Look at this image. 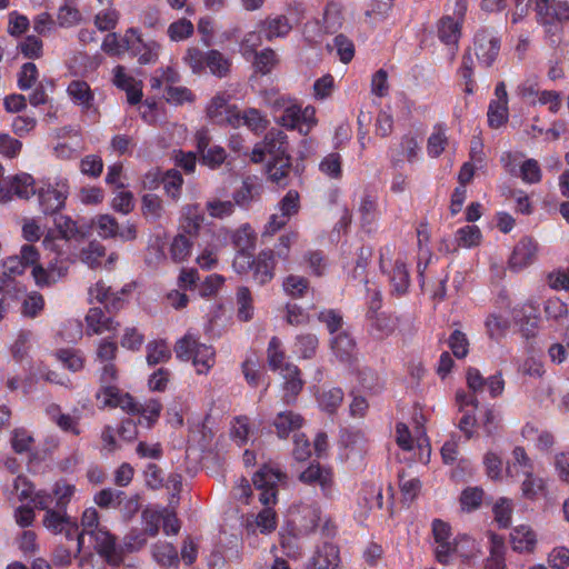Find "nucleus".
<instances>
[{"label": "nucleus", "mask_w": 569, "mask_h": 569, "mask_svg": "<svg viewBox=\"0 0 569 569\" xmlns=\"http://www.w3.org/2000/svg\"><path fill=\"white\" fill-rule=\"evenodd\" d=\"M203 221L204 216L199 204H187L183 207L180 221L183 232L190 236L197 234Z\"/></svg>", "instance_id": "35"}, {"label": "nucleus", "mask_w": 569, "mask_h": 569, "mask_svg": "<svg viewBox=\"0 0 569 569\" xmlns=\"http://www.w3.org/2000/svg\"><path fill=\"white\" fill-rule=\"evenodd\" d=\"M448 144V138L446 134V128L442 124H437L433 128L432 133L428 138L427 152L430 157H439Z\"/></svg>", "instance_id": "47"}, {"label": "nucleus", "mask_w": 569, "mask_h": 569, "mask_svg": "<svg viewBox=\"0 0 569 569\" xmlns=\"http://www.w3.org/2000/svg\"><path fill=\"white\" fill-rule=\"evenodd\" d=\"M137 407L134 415H140L141 421H146L148 428L158 421L162 410V405L157 399H149L144 403L137 402Z\"/></svg>", "instance_id": "49"}, {"label": "nucleus", "mask_w": 569, "mask_h": 569, "mask_svg": "<svg viewBox=\"0 0 569 569\" xmlns=\"http://www.w3.org/2000/svg\"><path fill=\"white\" fill-rule=\"evenodd\" d=\"M120 19V12L114 7H106L94 16V26L99 31L113 30Z\"/></svg>", "instance_id": "55"}, {"label": "nucleus", "mask_w": 569, "mask_h": 569, "mask_svg": "<svg viewBox=\"0 0 569 569\" xmlns=\"http://www.w3.org/2000/svg\"><path fill=\"white\" fill-rule=\"evenodd\" d=\"M106 256V248L98 241H91L86 248L81 250L80 259L90 268L100 267L101 259Z\"/></svg>", "instance_id": "57"}, {"label": "nucleus", "mask_w": 569, "mask_h": 569, "mask_svg": "<svg viewBox=\"0 0 569 569\" xmlns=\"http://www.w3.org/2000/svg\"><path fill=\"white\" fill-rule=\"evenodd\" d=\"M239 127L246 126L254 133L263 132L268 127V120L258 109L249 108L244 111L238 110Z\"/></svg>", "instance_id": "42"}, {"label": "nucleus", "mask_w": 569, "mask_h": 569, "mask_svg": "<svg viewBox=\"0 0 569 569\" xmlns=\"http://www.w3.org/2000/svg\"><path fill=\"white\" fill-rule=\"evenodd\" d=\"M489 556L485 560L483 569H506V547L503 538L497 533H489Z\"/></svg>", "instance_id": "33"}, {"label": "nucleus", "mask_w": 569, "mask_h": 569, "mask_svg": "<svg viewBox=\"0 0 569 569\" xmlns=\"http://www.w3.org/2000/svg\"><path fill=\"white\" fill-rule=\"evenodd\" d=\"M263 142L266 144L267 153L270 156V160H277L279 158H289L287 136L280 130H270Z\"/></svg>", "instance_id": "34"}, {"label": "nucleus", "mask_w": 569, "mask_h": 569, "mask_svg": "<svg viewBox=\"0 0 569 569\" xmlns=\"http://www.w3.org/2000/svg\"><path fill=\"white\" fill-rule=\"evenodd\" d=\"M482 238L481 231L477 226H465L456 232L458 246L462 248H472L480 243Z\"/></svg>", "instance_id": "58"}, {"label": "nucleus", "mask_w": 569, "mask_h": 569, "mask_svg": "<svg viewBox=\"0 0 569 569\" xmlns=\"http://www.w3.org/2000/svg\"><path fill=\"white\" fill-rule=\"evenodd\" d=\"M82 14L79 11L76 0H64L57 12V23L60 28H71L79 24Z\"/></svg>", "instance_id": "40"}, {"label": "nucleus", "mask_w": 569, "mask_h": 569, "mask_svg": "<svg viewBox=\"0 0 569 569\" xmlns=\"http://www.w3.org/2000/svg\"><path fill=\"white\" fill-rule=\"evenodd\" d=\"M194 27L186 18H181L169 24L167 33L171 41H183L193 34Z\"/></svg>", "instance_id": "59"}, {"label": "nucleus", "mask_w": 569, "mask_h": 569, "mask_svg": "<svg viewBox=\"0 0 569 569\" xmlns=\"http://www.w3.org/2000/svg\"><path fill=\"white\" fill-rule=\"evenodd\" d=\"M253 56L252 66L254 71L261 74L270 73L278 63L277 53L271 48H266Z\"/></svg>", "instance_id": "53"}, {"label": "nucleus", "mask_w": 569, "mask_h": 569, "mask_svg": "<svg viewBox=\"0 0 569 569\" xmlns=\"http://www.w3.org/2000/svg\"><path fill=\"white\" fill-rule=\"evenodd\" d=\"M511 316L526 336L533 335L539 321V310L533 301L529 300L516 306L511 310Z\"/></svg>", "instance_id": "21"}, {"label": "nucleus", "mask_w": 569, "mask_h": 569, "mask_svg": "<svg viewBox=\"0 0 569 569\" xmlns=\"http://www.w3.org/2000/svg\"><path fill=\"white\" fill-rule=\"evenodd\" d=\"M462 23L451 16H445L438 23V37L448 46H457L461 36Z\"/></svg>", "instance_id": "38"}, {"label": "nucleus", "mask_w": 569, "mask_h": 569, "mask_svg": "<svg viewBox=\"0 0 569 569\" xmlns=\"http://www.w3.org/2000/svg\"><path fill=\"white\" fill-rule=\"evenodd\" d=\"M36 507L46 510L43 517V526L54 535H64L67 539L72 540L78 532L77 521L68 516L63 509L50 508L52 497L46 492H38L32 498Z\"/></svg>", "instance_id": "6"}, {"label": "nucleus", "mask_w": 569, "mask_h": 569, "mask_svg": "<svg viewBox=\"0 0 569 569\" xmlns=\"http://www.w3.org/2000/svg\"><path fill=\"white\" fill-rule=\"evenodd\" d=\"M535 11L543 24L569 20V3L561 0H536Z\"/></svg>", "instance_id": "15"}, {"label": "nucleus", "mask_w": 569, "mask_h": 569, "mask_svg": "<svg viewBox=\"0 0 569 569\" xmlns=\"http://www.w3.org/2000/svg\"><path fill=\"white\" fill-rule=\"evenodd\" d=\"M67 92L73 103L79 106L83 111H89L93 108L94 96L86 81H71L67 88Z\"/></svg>", "instance_id": "32"}, {"label": "nucleus", "mask_w": 569, "mask_h": 569, "mask_svg": "<svg viewBox=\"0 0 569 569\" xmlns=\"http://www.w3.org/2000/svg\"><path fill=\"white\" fill-rule=\"evenodd\" d=\"M238 318L249 321L253 317V302L251 292L247 287H240L237 291Z\"/></svg>", "instance_id": "61"}, {"label": "nucleus", "mask_w": 569, "mask_h": 569, "mask_svg": "<svg viewBox=\"0 0 569 569\" xmlns=\"http://www.w3.org/2000/svg\"><path fill=\"white\" fill-rule=\"evenodd\" d=\"M98 234L103 239L120 238L122 241H132L137 238V227L134 223L126 222L122 227L110 214H100L96 219Z\"/></svg>", "instance_id": "13"}, {"label": "nucleus", "mask_w": 569, "mask_h": 569, "mask_svg": "<svg viewBox=\"0 0 569 569\" xmlns=\"http://www.w3.org/2000/svg\"><path fill=\"white\" fill-rule=\"evenodd\" d=\"M259 27L268 41L286 38L292 30V24L284 14L267 17L260 21Z\"/></svg>", "instance_id": "30"}, {"label": "nucleus", "mask_w": 569, "mask_h": 569, "mask_svg": "<svg viewBox=\"0 0 569 569\" xmlns=\"http://www.w3.org/2000/svg\"><path fill=\"white\" fill-rule=\"evenodd\" d=\"M339 563L340 553L338 547L326 541L317 547L308 569H337Z\"/></svg>", "instance_id": "27"}, {"label": "nucleus", "mask_w": 569, "mask_h": 569, "mask_svg": "<svg viewBox=\"0 0 569 569\" xmlns=\"http://www.w3.org/2000/svg\"><path fill=\"white\" fill-rule=\"evenodd\" d=\"M232 98L233 94L227 91L217 92L206 107L208 118L218 124H228L232 128H239V108L236 104L229 103Z\"/></svg>", "instance_id": "9"}, {"label": "nucleus", "mask_w": 569, "mask_h": 569, "mask_svg": "<svg viewBox=\"0 0 569 569\" xmlns=\"http://www.w3.org/2000/svg\"><path fill=\"white\" fill-rule=\"evenodd\" d=\"M89 536L93 539V548L108 563L119 566L122 562L121 553L116 548V539L106 527H100Z\"/></svg>", "instance_id": "18"}, {"label": "nucleus", "mask_w": 569, "mask_h": 569, "mask_svg": "<svg viewBox=\"0 0 569 569\" xmlns=\"http://www.w3.org/2000/svg\"><path fill=\"white\" fill-rule=\"evenodd\" d=\"M358 213L363 227L371 226L379 216L377 197L371 193H365L360 198Z\"/></svg>", "instance_id": "43"}, {"label": "nucleus", "mask_w": 569, "mask_h": 569, "mask_svg": "<svg viewBox=\"0 0 569 569\" xmlns=\"http://www.w3.org/2000/svg\"><path fill=\"white\" fill-rule=\"evenodd\" d=\"M276 257L271 250H262L254 258L252 266V277L259 284H266L274 276Z\"/></svg>", "instance_id": "28"}, {"label": "nucleus", "mask_w": 569, "mask_h": 569, "mask_svg": "<svg viewBox=\"0 0 569 569\" xmlns=\"http://www.w3.org/2000/svg\"><path fill=\"white\" fill-rule=\"evenodd\" d=\"M420 154L419 143L412 134H406L400 141V151L398 154L392 153L391 160L395 166H398L402 160L413 162Z\"/></svg>", "instance_id": "41"}, {"label": "nucleus", "mask_w": 569, "mask_h": 569, "mask_svg": "<svg viewBox=\"0 0 569 569\" xmlns=\"http://www.w3.org/2000/svg\"><path fill=\"white\" fill-rule=\"evenodd\" d=\"M183 60L193 73L200 74L209 69L210 73L218 78L228 77L232 67L231 58L217 49L203 52L196 47H190L187 49Z\"/></svg>", "instance_id": "5"}, {"label": "nucleus", "mask_w": 569, "mask_h": 569, "mask_svg": "<svg viewBox=\"0 0 569 569\" xmlns=\"http://www.w3.org/2000/svg\"><path fill=\"white\" fill-rule=\"evenodd\" d=\"M174 352L178 359L191 361L198 375H208L216 363L214 348L201 342L191 331L177 341Z\"/></svg>", "instance_id": "4"}, {"label": "nucleus", "mask_w": 569, "mask_h": 569, "mask_svg": "<svg viewBox=\"0 0 569 569\" xmlns=\"http://www.w3.org/2000/svg\"><path fill=\"white\" fill-rule=\"evenodd\" d=\"M520 492L522 498L529 501L547 498L549 495V480L532 471L523 477L520 483Z\"/></svg>", "instance_id": "26"}, {"label": "nucleus", "mask_w": 569, "mask_h": 569, "mask_svg": "<svg viewBox=\"0 0 569 569\" xmlns=\"http://www.w3.org/2000/svg\"><path fill=\"white\" fill-rule=\"evenodd\" d=\"M483 466L486 475L493 481L503 480V461L499 453L495 451H487L483 456Z\"/></svg>", "instance_id": "48"}, {"label": "nucleus", "mask_w": 569, "mask_h": 569, "mask_svg": "<svg viewBox=\"0 0 569 569\" xmlns=\"http://www.w3.org/2000/svg\"><path fill=\"white\" fill-rule=\"evenodd\" d=\"M519 153L507 152L501 156L503 168L513 176H519L525 183L533 184L541 180V169L537 160L527 159L520 162Z\"/></svg>", "instance_id": "10"}, {"label": "nucleus", "mask_w": 569, "mask_h": 569, "mask_svg": "<svg viewBox=\"0 0 569 569\" xmlns=\"http://www.w3.org/2000/svg\"><path fill=\"white\" fill-rule=\"evenodd\" d=\"M171 358V350L166 341H152L147 345V361L150 366L167 362Z\"/></svg>", "instance_id": "56"}, {"label": "nucleus", "mask_w": 569, "mask_h": 569, "mask_svg": "<svg viewBox=\"0 0 569 569\" xmlns=\"http://www.w3.org/2000/svg\"><path fill=\"white\" fill-rule=\"evenodd\" d=\"M511 547L517 552H532L537 545V536L528 525H519L510 532Z\"/></svg>", "instance_id": "31"}, {"label": "nucleus", "mask_w": 569, "mask_h": 569, "mask_svg": "<svg viewBox=\"0 0 569 569\" xmlns=\"http://www.w3.org/2000/svg\"><path fill=\"white\" fill-rule=\"evenodd\" d=\"M299 479L307 483L319 486L323 495L329 496L333 488V475L330 468L323 467L319 463H311L299 476Z\"/></svg>", "instance_id": "20"}, {"label": "nucleus", "mask_w": 569, "mask_h": 569, "mask_svg": "<svg viewBox=\"0 0 569 569\" xmlns=\"http://www.w3.org/2000/svg\"><path fill=\"white\" fill-rule=\"evenodd\" d=\"M37 193L34 179L27 172H21L12 177H8L4 183L0 186V201L8 202L13 194L21 199H29Z\"/></svg>", "instance_id": "12"}, {"label": "nucleus", "mask_w": 569, "mask_h": 569, "mask_svg": "<svg viewBox=\"0 0 569 569\" xmlns=\"http://www.w3.org/2000/svg\"><path fill=\"white\" fill-rule=\"evenodd\" d=\"M343 400V392L340 388H330L318 396L320 408L327 412H335Z\"/></svg>", "instance_id": "64"}, {"label": "nucleus", "mask_w": 569, "mask_h": 569, "mask_svg": "<svg viewBox=\"0 0 569 569\" xmlns=\"http://www.w3.org/2000/svg\"><path fill=\"white\" fill-rule=\"evenodd\" d=\"M41 184L37 188V196L40 210L44 214H53L62 210L70 194L69 179L57 176L52 180H41Z\"/></svg>", "instance_id": "7"}, {"label": "nucleus", "mask_w": 569, "mask_h": 569, "mask_svg": "<svg viewBox=\"0 0 569 569\" xmlns=\"http://www.w3.org/2000/svg\"><path fill=\"white\" fill-rule=\"evenodd\" d=\"M302 423V417L293 411L278 413L273 422L280 438L288 437L290 432L301 428Z\"/></svg>", "instance_id": "39"}, {"label": "nucleus", "mask_w": 569, "mask_h": 569, "mask_svg": "<svg viewBox=\"0 0 569 569\" xmlns=\"http://www.w3.org/2000/svg\"><path fill=\"white\" fill-rule=\"evenodd\" d=\"M535 470L532 459L528 456L525 448L517 446L511 452L510 459L506 463V477L515 479L520 476L526 477Z\"/></svg>", "instance_id": "25"}, {"label": "nucleus", "mask_w": 569, "mask_h": 569, "mask_svg": "<svg viewBox=\"0 0 569 569\" xmlns=\"http://www.w3.org/2000/svg\"><path fill=\"white\" fill-rule=\"evenodd\" d=\"M96 399L100 409L120 408L129 415H134L138 410L137 401L128 392H123L117 386H103V388H99L96 393Z\"/></svg>", "instance_id": "11"}, {"label": "nucleus", "mask_w": 569, "mask_h": 569, "mask_svg": "<svg viewBox=\"0 0 569 569\" xmlns=\"http://www.w3.org/2000/svg\"><path fill=\"white\" fill-rule=\"evenodd\" d=\"M330 346L333 355L341 362L350 363L356 358L357 345L347 331L333 336Z\"/></svg>", "instance_id": "29"}, {"label": "nucleus", "mask_w": 569, "mask_h": 569, "mask_svg": "<svg viewBox=\"0 0 569 569\" xmlns=\"http://www.w3.org/2000/svg\"><path fill=\"white\" fill-rule=\"evenodd\" d=\"M153 559L162 567L177 566L179 562L176 548L168 542H158L152 548Z\"/></svg>", "instance_id": "45"}, {"label": "nucleus", "mask_w": 569, "mask_h": 569, "mask_svg": "<svg viewBox=\"0 0 569 569\" xmlns=\"http://www.w3.org/2000/svg\"><path fill=\"white\" fill-rule=\"evenodd\" d=\"M291 515L297 530L302 535L312 532L320 521V509L316 505H301Z\"/></svg>", "instance_id": "24"}, {"label": "nucleus", "mask_w": 569, "mask_h": 569, "mask_svg": "<svg viewBox=\"0 0 569 569\" xmlns=\"http://www.w3.org/2000/svg\"><path fill=\"white\" fill-rule=\"evenodd\" d=\"M267 102L271 108L276 122L281 127L290 130L297 129L306 136L318 123L316 108L313 106L301 108L296 99L290 96L270 90Z\"/></svg>", "instance_id": "2"}, {"label": "nucleus", "mask_w": 569, "mask_h": 569, "mask_svg": "<svg viewBox=\"0 0 569 569\" xmlns=\"http://www.w3.org/2000/svg\"><path fill=\"white\" fill-rule=\"evenodd\" d=\"M192 242L184 234H177L170 244V256L176 262H182L189 258Z\"/></svg>", "instance_id": "62"}, {"label": "nucleus", "mask_w": 569, "mask_h": 569, "mask_svg": "<svg viewBox=\"0 0 569 569\" xmlns=\"http://www.w3.org/2000/svg\"><path fill=\"white\" fill-rule=\"evenodd\" d=\"M486 328L491 339L502 338L510 328V320L498 313H491L486 320Z\"/></svg>", "instance_id": "60"}, {"label": "nucleus", "mask_w": 569, "mask_h": 569, "mask_svg": "<svg viewBox=\"0 0 569 569\" xmlns=\"http://www.w3.org/2000/svg\"><path fill=\"white\" fill-rule=\"evenodd\" d=\"M40 254L36 247L32 244H23L20 253L8 257L2 262L3 274L11 279L12 277L20 276L24 272L27 267H32V277L39 287L50 286L67 274L68 268L66 266H57L50 263L48 269H44L39 263Z\"/></svg>", "instance_id": "1"}, {"label": "nucleus", "mask_w": 569, "mask_h": 569, "mask_svg": "<svg viewBox=\"0 0 569 569\" xmlns=\"http://www.w3.org/2000/svg\"><path fill=\"white\" fill-rule=\"evenodd\" d=\"M433 535V552L437 561L441 565H449L451 562V528L450 526L440 520L432 521Z\"/></svg>", "instance_id": "14"}, {"label": "nucleus", "mask_w": 569, "mask_h": 569, "mask_svg": "<svg viewBox=\"0 0 569 569\" xmlns=\"http://www.w3.org/2000/svg\"><path fill=\"white\" fill-rule=\"evenodd\" d=\"M290 157L269 160L267 164V173L272 182L284 186L286 179L290 172Z\"/></svg>", "instance_id": "46"}, {"label": "nucleus", "mask_w": 569, "mask_h": 569, "mask_svg": "<svg viewBox=\"0 0 569 569\" xmlns=\"http://www.w3.org/2000/svg\"><path fill=\"white\" fill-rule=\"evenodd\" d=\"M538 242L530 237H525L516 244L509 259V268L520 271L532 264L538 254Z\"/></svg>", "instance_id": "17"}, {"label": "nucleus", "mask_w": 569, "mask_h": 569, "mask_svg": "<svg viewBox=\"0 0 569 569\" xmlns=\"http://www.w3.org/2000/svg\"><path fill=\"white\" fill-rule=\"evenodd\" d=\"M282 382V400L290 405L297 399V396L303 388V380L299 368L292 363H286L280 371Z\"/></svg>", "instance_id": "22"}, {"label": "nucleus", "mask_w": 569, "mask_h": 569, "mask_svg": "<svg viewBox=\"0 0 569 569\" xmlns=\"http://www.w3.org/2000/svg\"><path fill=\"white\" fill-rule=\"evenodd\" d=\"M475 50L479 62L490 67L499 53L500 40L491 31L481 30L475 37Z\"/></svg>", "instance_id": "16"}, {"label": "nucleus", "mask_w": 569, "mask_h": 569, "mask_svg": "<svg viewBox=\"0 0 569 569\" xmlns=\"http://www.w3.org/2000/svg\"><path fill=\"white\" fill-rule=\"evenodd\" d=\"M319 170L330 179L338 180L342 177V158L338 152L327 154L319 163Z\"/></svg>", "instance_id": "52"}, {"label": "nucleus", "mask_w": 569, "mask_h": 569, "mask_svg": "<svg viewBox=\"0 0 569 569\" xmlns=\"http://www.w3.org/2000/svg\"><path fill=\"white\" fill-rule=\"evenodd\" d=\"M231 240L238 250H249L254 247L256 233L252 228L246 223L232 233Z\"/></svg>", "instance_id": "63"}, {"label": "nucleus", "mask_w": 569, "mask_h": 569, "mask_svg": "<svg viewBox=\"0 0 569 569\" xmlns=\"http://www.w3.org/2000/svg\"><path fill=\"white\" fill-rule=\"evenodd\" d=\"M319 340L313 333H302L297 336L295 342V352L303 359H310L316 355Z\"/></svg>", "instance_id": "51"}, {"label": "nucleus", "mask_w": 569, "mask_h": 569, "mask_svg": "<svg viewBox=\"0 0 569 569\" xmlns=\"http://www.w3.org/2000/svg\"><path fill=\"white\" fill-rule=\"evenodd\" d=\"M380 268L387 274L392 292L402 296L410 286V276L402 252L386 247L380 254Z\"/></svg>", "instance_id": "8"}, {"label": "nucleus", "mask_w": 569, "mask_h": 569, "mask_svg": "<svg viewBox=\"0 0 569 569\" xmlns=\"http://www.w3.org/2000/svg\"><path fill=\"white\" fill-rule=\"evenodd\" d=\"M30 378H32V381L34 379H37V380L42 379V380H44L47 382H50V383L63 386L67 389H72L73 388V386L71 383V380L68 377L61 376L58 372H56L53 370H50L49 368H47L42 363L37 365L32 369Z\"/></svg>", "instance_id": "44"}, {"label": "nucleus", "mask_w": 569, "mask_h": 569, "mask_svg": "<svg viewBox=\"0 0 569 569\" xmlns=\"http://www.w3.org/2000/svg\"><path fill=\"white\" fill-rule=\"evenodd\" d=\"M84 320L87 336H100L106 332H114L119 328V322L107 316L104 311L98 307L90 308Z\"/></svg>", "instance_id": "19"}, {"label": "nucleus", "mask_w": 569, "mask_h": 569, "mask_svg": "<svg viewBox=\"0 0 569 569\" xmlns=\"http://www.w3.org/2000/svg\"><path fill=\"white\" fill-rule=\"evenodd\" d=\"M102 527L100 525L99 513L96 508L89 507L84 509L81 516V531L78 530L77 536V550L80 551L83 547L84 536L93 533L97 529Z\"/></svg>", "instance_id": "37"}, {"label": "nucleus", "mask_w": 569, "mask_h": 569, "mask_svg": "<svg viewBox=\"0 0 569 569\" xmlns=\"http://www.w3.org/2000/svg\"><path fill=\"white\" fill-rule=\"evenodd\" d=\"M492 512H493L496 522L501 528L509 527V525L511 523L512 512H513L512 500L509 498H506V497L499 498L492 507Z\"/></svg>", "instance_id": "54"}, {"label": "nucleus", "mask_w": 569, "mask_h": 569, "mask_svg": "<svg viewBox=\"0 0 569 569\" xmlns=\"http://www.w3.org/2000/svg\"><path fill=\"white\" fill-rule=\"evenodd\" d=\"M282 289L291 298L299 299L307 293L309 281L302 276L289 274L282 281Z\"/></svg>", "instance_id": "50"}, {"label": "nucleus", "mask_w": 569, "mask_h": 569, "mask_svg": "<svg viewBox=\"0 0 569 569\" xmlns=\"http://www.w3.org/2000/svg\"><path fill=\"white\" fill-rule=\"evenodd\" d=\"M284 475L277 468L263 466L252 477V482L260 491L259 500L266 507L257 515L256 525L262 533H270L277 528V516L270 507L277 501V487Z\"/></svg>", "instance_id": "3"}, {"label": "nucleus", "mask_w": 569, "mask_h": 569, "mask_svg": "<svg viewBox=\"0 0 569 569\" xmlns=\"http://www.w3.org/2000/svg\"><path fill=\"white\" fill-rule=\"evenodd\" d=\"M480 547L475 539L467 535H459L451 546V559L458 556L463 561H469L478 556Z\"/></svg>", "instance_id": "36"}, {"label": "nucleus", "mask_w": 569, "mask_h": 569, "mask_svg": "<svg viewBox=\"0 0 569 569\" xmlns=\"http://www.w3.org/2000/svg\"><path fill=\"white\" fill-rule=\"evenodd\" d=\"M456 401L462 416L459 420V429L470 438L473 435L476 427L475 411L477 409V401L473 396L467 395L465 391L456 393Z\"/></svg>", "instance_id": "23"}]
</instances>
